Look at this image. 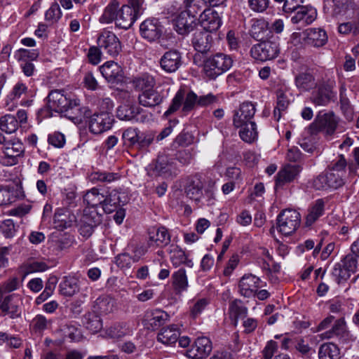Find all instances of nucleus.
<instances>
[{
  "label": "nucleus",
  "instance_id": "a878e982",
  "mask_svg": "<svg viewBox=\"0 0 359 359\" xmlns=\"http://www.w3.org/2000/svg\"><path fill=\"white\" fill-rule=\"evenodd\" d=\"M137 17L134 13L133 9L128 5H123L119 8L116 20V26L127 29L135 22Z\"/></svg>",
  "mask_w": 359,
  "mask_h": 359
},
{
  "label": "nucleus",
  "instance_id": "5701e85b",
  "mask_svg": "<svg viewBox=\"0 0 359 359\" xmlns=\"http://www.w3.org/2000/svg\"><path fill=\"white\" fill-rule=\"evenodd\" d=\"M168 318V314L161 309L147 311L144 315L142 324L147 330H155L163 325Z\"/></svg>",
  "mask_w": 359,
  "mask_h": 359
},
{
  "label": "nucleus",
  "instance_id": "79ce46f5",
  "mask_svg": "<svg viewBox=\"0 0 359 359\" xmlns=\"http://www.w3.org/2000/svg\"><path fill=\"white\" fill-rule=\"evenodd\" d=\"M339 355L338 346L333 343H324L318 350L319 359H339Z\"/></svg>",
  "mask_w": 359,
  "mask_h": 359
},
{
  "label": "nucleus",
  "instance_id": "b1692460",
  "mask_svg": "<svg viewBox=\"0 0 359 359\" xmlns=\"http://www.w3.org/2000/svg\"><path fill=\"white\" fill-rule=\"evenodd\" d=\"M256 111L255 106L251 102H243L238 111H235L233 123L234 126H241L246 122H253L252 118Z\"/></svg>",
  "mask_w": 359,
  "mask_h": 359
},
{
  "label": "nucleus",
  "instance_id": "4d7b16f0",
  "mask_svg": "<svg viewBox=\"0 0 359 359\" xmlns=\"http://www.w3.org/2000/svg\"><path fill=\"white\" fill-rule=\"evenodd\" d=\"M295 84L298 88H312L314 85V79L311 74L301 73L295 77Z\"/></svg>",
  "mask_w": 359,
  "mask_h": 359
},
{
  "label": "nucleus",
  "instance_id": "e2e57ef3",
  "mask_svg": "<svg viewBox=\"0 0 359 359\" xmlns=\"http://www.w3.org/2000/svg\"><path fill=\"white\" fill-rule=\"evenodd\" d=\"M194 142V136L188 132H181L174 140V147H187Z\"/></svg>",
  "mask_w": 359,
  "mask_h": 359
},
{
  "label": "nucleus",
  "instance_id": "a19ab883",
  "mask_svg": "<svg viewBox=\"0 0 359 359\" xmlns=\"http://www.w3.org/2000/svg\"><path fill=\"white\" fill-rule=\"evenodd\" d=\"M236 127L240 128L239 135L245 142L251 143L257 137V125L255 122H246L241 126Z\"/></svg>",
  "mask_w": 359,
  "mask_h": 359
},
{
  "label": "nucleus",
  "instance_id": "c756f323",
  "mask_svg": "<svg viewBox=\"0 0 359 359\" xmlns=\"http://www.w3.org/2000/svg\"><path fill=\"white\" fill-rule=\"evenodd\" d=\"M137 97L140 104L145 107L157 106L164 98L159 91H141Z\"/></svg>",
  "mask_w": 359,
  "mask_h": 359
},
{
  "label": "nucleus",
  "instance_id": "2eb2a0df",
  "mask_svg": "<svg viewBox=\"0 0 359 359\" xmlns=\"http://www.w3.org/2000/svg\"><path fill=\"white\" fill-rule=\"evenodd\" d=\"M103 77L112 84H119L125 81L121 67L114 61H107L100 67Z\"/></svg>",
  "mask_w": 359,
  "mask_h": 359
},
{
  "label": "nucleus",
  "instance_id": "4468645a",
  "mask_svg": "<svg viewBox=\"0 0 359 359\" xmlns=\"http://www.w3.org/2000/svg\"><path fill=\"white\" fill-rule=\"evenodd\" d=\"M212 349L211 341L205 337H198L187 351V356L191 359H205Z\"/></svg>",
  "mask_w": 359,
  "mask_h": 359
},
{
  "label": "nucleus",
  "instance_id": "39448f33",
  "mask_svg": "<svg viewBox=\"0 0 359 359\" xmlns=\"http://www.w3.org/2000/svg\"><path fill=\"white\" fill-rule=\"evenodd\" d=\"M280 53L279 44L276 41H264L253 45L251 57L257 61L265 62L276 58Z\"/></svg>",
  "mask_w": 359,
  "mask_h": 359
},
{
  "label": "nucleus",
  "instance_id": "6e6552de",
  "mask_svg": "<svg viewBox=\"0 0 359 359\" xmlns=\"http://www.w3.org/2000/svg\"><path fill=\"white\" fill-rule=\"evenodd\" d=\"M84 109L83 117L86 119V123L89 126V130L94 134H101L112 127L114 123L113 116L107 112L102 111L98 114H94L89 121L88 118V111Z\"/></svg>",
  "mask_w": 359,
  "mask_h": 359
},
{
  "label": "nucleus",
  "instance_id": "f257e3e1",
  "mask_svg": "<svg viewBox=\"0 0 359 359\" xmlns=\"http://www.w3.org/2000/svg\"><path fill=\"white\" fill-rule=\"evenodd\" d=\"M233 63V60L230 55L217 53L204 60L203 70L208 78L215 79L229 71Z\"/></svg>",
  "mask_w": 359,
  "mask_h": 359
},
{
  "label": "nucleus",
  "instance_id": "2f4dec72",
  "mask_svg": "<svg viewBox=\"0 0 359 359\" xmlns=\"http://www.w3.org/2000/svg\"><path fill=\"white\" fill-rule=\"evenodd\" d=\"M79 281L73 276H65L59 285L60 294L72 297L79 291Z\"/></svg>",
  "mask_w": 359,
  "mask_h": 359
},
{
  "label": "nucleus",
  "instance_id": "58836bf2",
  "mask_svg": "<svg viewBox=\"0 0 359 359\" xmlns=\"http://www.w3.org/2000/svg\"><path fill=\"white\" fill-rule=\"evenodd\" d=\"M325 202L323 199L316 200L309 210L306 217V225L311 226L324 213Z\"/></svg>",
  "mask_w": 359,
  "mask_h": 359
},
{
  "label": "nucleus",
  "instance_id": "20e7f679",
  "mask_svg": "<svg viewBox=\"0 0 359 359\" xmlns=\"http://www.w3.org/2000/svg\"><path fill=\"white\" fill-rule=\"evenodd\" d=\"M338 125V121L333 112L319 113L314 121L308 127L311 135H316L323 131L327 135L334 133Z\"/></svg>",
  "mask_w": 359,
  "mask_h": 359
},
{
  "label": "nucleus",
  "instance_id": "0e129e2a",
  "mask_svg": "<svg viewBox=\"0 0 359 359\" xmlns=\"http://www.w3.org/2000/svg\"><path fill=\"white\" fill-rule=\"evenodd\" d=\"M0 229L6 238H13L17 231L13 220L10 219L4 220L0 226Z\"/></svg>",
  "mask_w": 359,
  "mask_h": 359
},
{
  "label": "nucleus",
  "instance_id": "c03bdc74",
  "mask_svg": "<svg viewBox=\"0 0 359 359\" xmlns=\"http://www.w3.org/2000/svg\"><path fill=\"white\" fill-rule=\"evenodd\" d=\"M336 95L334 91H312L310 97L311 102L316 105H327L331 101H334Z\"/></svg>",
  "mask_w": 359,
  "mask_h": 359
},
{
  "label": "nucleus",
  "instance_id": "cd10ccee",
  "mask_svg": "<svg viewBox=\"0 0 359 359\" xmlns=\"http://www.w3.org/2000/svg\"><path fill=\"white\" fill-rule=\"evenodd\" d=\"M299 9L294 15L291 18V22L293 24L309 25L316 20L317 16L316 9L305 6H302Z\"/></svg>",
  "mask_w": 359,
  "mask_h": 359
},
{
  "label": "nucleus",
  "instance_id": "f704fd0d",
  "mask_svg": "<svg viewBox=\"0 0 359 359\" xmlns=\"http://www.w3.org/2000/svg\"><path fill=\"white\" fill-rule=\"evenodd\" d=\"M119 8V3L117 0H111L104 8L102 14L99 18V22L102 24H109L114 22L116 24Z\"/></svg>",
  "mask_w": 359,
  "mask_h": 359
},
{
  "label": "nucleus",
  "instance_id": "bb28decb",
  "mask_svg": "<svg viewBox=\"0 0 359 359\" xmlns=\"http://www.w3.org/2000/svg\"><path fill=\"white\" fill-rule=\"evenodd\" d=\"M212 36L205 31H196L193 36L192 44L194 49L201 53H207L211 45Z\"/></svg>",
  "mask_w": 359,
  "mask_h": 359
},
{
  "label": "nucleus",
  "instance_id": "603ef678",
  "mask_svg": "<svg viewBox=\"0 0 359 359\" xmlns=\"http://www.w3.org/2000/svg\"><path fill=\"white\" fill-rule=\"evenodd\" d=\"M340 107L346 119L351 121L354 118V111L350 103L348 98L344 91H341L339 95Z\"/></svg>",
  "mask_w": 359,
  "mask_h": 359
},
{
  "label": "nucleus",
  "instance_id": "6ab92c4d",
  "mask_svg": "<svg viewBox=\"0 0 359 359\" xmlns=\"http://www.w3.org/2000/svg\"><path fill=\"white\" fill-rule=\"evenodd\" d=\"M203 183L199 175L191 176L188 178L185 187V194L188 198L195 201L198 205H203L205 202L203 201Z\"/></svg>",
  "mask_w": 359,
  "mask_h": 359
},
{
  "label": "nucleus",
  "instance_id": "c85d7f7f",
  "mask_svg": "<svg viewBox=\"0 0 359 359\" xmlns=\"http://www.w3.org/2000/svg\"><path fill=\"white\" fill-rule=\"evenodd\" d=\"M169 253L170 261L175 267L182 264H184L189 268L193 267L194 263L192 260L189 259L186 252L178 246L171 245Z\"/></svg>",
  "mask_w": 359,
  "mask_h": 359
},
{
  "label": "nucleus",
  "instance_id": "ea45409f",
  "mask_svg": "<svg viewBox=\"0 0 359 359\" xmlns=\"http://www.w3.org/2000/svg\"><path fill=\"white\" fill-rule=\"evenodd\" d=\"M105 336L113 339H121L130 333L129 328L125 323H115L104 330Z\"/></svg>",
  "mask_w": 359,
  "mask_h": 359
},
{
  "label": "nucleus",
  "instance_id": "7c9ffc66",
  "mask_svg": "<svg viewBox=\"0 0 359 359\" xmlns=\"http://www.w3.org/2000/svg\"><path fill=\"white\" fill-rule=\"evenodd\" d=\"M306 42L314 47H321L327 41L326 32L319 28H310L306 31Z\"/></svg>",
  "mask_w": 359,
  "mask_h": 359
},
{
  "label": "nucleus",
  "instance_id": "72a5a7b5",
  "mask_svg": "<svg viewBox=\"0 0 359 359\" xmlns=\"http://www.w3.org/2000/svg\"><path fill=\"white\" fill-rule=\"evenodd\" d=\"M129 83L136 90H152L156 84L154 78L147 73L130 79Z\"/></svg>",
  "mask_w": 359,
  "mask_h": 359
},
{
  "label": "nucleus",
  "instance_id": "a18cd8bd",
  "mask_svg": "<svg viewBox=\"0 0 359 359\" xmlns=\"http://www.w3.org/2000/svg\"><path fill=\"white\" fill-rule=\"evenodd\" d=\"M83 324L92 333H97L102 328V319L95 312H90L84 316Z\"/></svg>",
  "mask_w": 359,
  "mask_h": 359
},
{
  "label": "nucleus",
  "instance_id": "f03ea898",
  "mask_svg": "<svg viewBox=\"0 0 359 359\" xmlns=\"http://www.w3.org/2000/svg\"><path fill=\"white\" fill-rule=\"evenodd\" d=\"M147 170L148 175L151 177L163 176L165 178H172L177 175L174 159L166 154H159L156 159L148 165Z\"/></svg>",
  "mask_w": 359,
  "mask_h": 359
},
{
  "label": "nucleus",
  "instance_id": "e433bc0d",
  "mask_svg": "<svg viewBox=\"0 0 359 359\" xmlns=\"http://www.w3.org/2000/svg\"><path fill=\"white\" fill-rule=\"evenodd\" d=\"M172 285L174 290L180 293L186 291L188 288V278L186 273V270L184 268H180L172 274Z\"/></svg>",
  "mask_w": 359,
  "mask_h": 359
},
{
  "label": "nucleus",
  "instance_id": "5fc2aeb1",
  "mask_svg": "<svg viewBox=\"0 0 359 359\" xmlns=\"http://www.w3.org/2000/svg\"><path fill=\"white\" fill-rule=\"evenodd\" d=\"M51 324V320H48L44 316L36 315L31 322V327L34 332L41 333Z\"/></svg>",
  "mask_w": 359,
  "mask_h": 359
},
{
  "label": "nucleus",
  "instance_id": "09e8293b",
  "mask_svg": "<svg viewBox=\"0 0 359 359\" xmlns=\"http://www.w3.org/2000/svg\"><path fill=\"white\" fill-rule=\"evenodd\" d=\"M18 121L16 117L11 114H6L0 118V129L6 133H13L18 128Z\"/></svg>",
  "mask_w": 359,
  "mask_h": 359
},
{
  "label": "nucleus",
  "instance_id": "49530a36",
  "mask_svg": "<svg viewBox=\"0 0 359 359\" xmlns=\"http://www.w3.org/2000/svg\"><path fill=\"white\" fill-rule=\"evenodd\" d=\"M83 201L89 207L97 208L104 201V195L97 188H93L84 195Z\"/></svg>",
  "mask_w": 359,
  "mask_h": 359
},
{
  "label": "nucleus",
  "instance_id": "393cba45",
  "mask_svg": "<svg viewBox=\"0 0 359 359\" xmlns=\"http://www.w3.org/2000/svg\"><path fill=\"white\" fill-rule=\"evenodd\" d=\"M199 20L202 27L208 32L216 31L222 23L217 12L211 8L205 9L200 15Z\"/></svg>",
  "mask_w": 359,
  "mask_h": 359
},
{
  "label": "nucleus",
  "instance_id": "680f3d73",
  "mask_svg": "<svg viewBox=\"0 0 359 359\" xmlns=\"http://www.w3.org/2000/svg\"><path fill=\"white\" fill-rule=\"evenodd\" d=\"M332 274L338 283L346 280L351 275L341 263H337L334 265Z\"/></svg>",
  "mask_w": 359,
  "mask_h": 359
},
{
  "label": "nucleus",
  "instance_id": "3c124183",
  "mask_svg": "<svg viewBox=\"0 0 359 359\" xmlns=\"http://www.w3.org/2000/svg\"><path fill=\"white\" fill-rule=\"evenodd\" d=\"M229 312L235 318H244L248 314V308L240 299H234L229 304Z\"/></svg>",
  "mask_w": 359,
  "mask_h": 359
},
{
  "label": "nucleus",
  "instance_id": "13d9d810",
  "mask_svg": "<svg viewBox=\"0 0 359 359\" xmlns=\"http://www.w3.org/2000/svg\"><path fill=\"white\" fill-rule=\"evenodd\" d=\"M138 130L137 128L130 127L123 132L122 138L125 145L134 148L135 143L137 140L136 137L138 135Z\"/></svg>",
  "mask_w": 359,
  "mask_h": 359
},
{
  "label": "nucleus",
  "instance_id": "1a4fd4ad",
  "mask_svg": "<svg viewBox=\"0 0 359 359\" xmlns=\"http://www.w3.org/2000/svg\"><path fill=\"white\" fill-rule=\"evenodd\" d=\"M344 177L339 172L327 170L313 180V187L317 190L337 189L345 184Z\"/></svg>",
  "mask_w": 359,
  "mask_h": 359
},
{
  "label": "nucleus",
  "instance_id": "bf43d9fd",
  "mask_svg": "<svg viewBox=\"0 0 359 359\" xmlns=\"http://www.w3.org/2000/svg\"><path fill=\"white\" fill-rule=\"evenodd\" d=\"M74 220L69 219V215L65 213L56 212L54 215V224L59 230H63L72 226Z\"/></svg>",
  "mask_w": 359,
  "mask_h": 359
},
{
  "label": "nucleus",
  "instance_id": "412c9836",
  "mask_svg": "<svg viewBox=\"0 0 359 359\" xmlns=\"http://www.w3.org/2000/svg\"><path fill=\"white\" fill-rule=\"evenodd\" d=\"M259 278L252 274H245L240 280L238 287L240 294L245 297L255 296L256 292L261 287Z\"/></svg>",
  "mask_w": 359,
  "mask_h": 359
},
{
  "label": "nucleus",
  "instance_id": "338daca9",
  "mask_svg": "<svg viewBox=\"0 0 359 359\" xmlns=\"http://www.w3.org/2000/svg\"><path fill=\"white\" fill-rule=\"evenodd\" d=\"M353 253L348 254L341 260V263L351 273H355L358 269V261Z\"/></svg>",
  "mask_w": 359,
  "mask_h": 359
},
{
  "label": "nucleus",
  "instance_id": "8fccbe9b",
  "mask_svg": "<svg viewBox=\"0 0 359 359\" xmlns=\"http://www.w3.org/2000/svg\"><path fill=\"white\" fill-rule=\"evenodd\" d=\"M338 32L342 34H349L352 33L356 36L359 34V13L351 21L343 22L339 25Z\"/></svg>",
  "mask_w": 359,
  "mask_h": 359
},
{
  "label": "nucleus",
  "instance_id": "de8ad7c7",
  "mask_svg": "<svg viewBox=\"0 0 359 359\" xmlns=\"http://www.w3.org/2000/svg\"><path fill=\"white\" fill-rule=\"evenodd\" d=\"M155 135L152 131L142 132L138 130L137 140L135 143L134 148L143 150L147 149L154 142Z\"/></svg>",
  "mask_w": 359,
  "mask_h": 359
},
{
  "label": "nucleus",
  "instance_id": "9b49d317",
  "mask_svg": "<svg viewBox=\"0 0 359 359\" xmlns=\"http://www.w3.org/2000/svg\"><path fill=\"white\" fill-rule=\"evenodd\" d=\"M196 15L187 11H182L173 19L175 30L180 35L192 32L196 25Z\"/></svg>",
  "mask_w": 359,
  "mask_h": 359
},
{
  "label": "nucleus",
  "instance_id": "4c0bfd02",
  "mask_svg": "<svg viewBox=\"0 0 359 359\" xmlns=\"http://www.w3.org/2000/svg\"><path fill=\"white\" fill-rule=\"evenodd\" d=\"M20 189L11 186H0V205H8L14 203L20 196Z\"/></svg>",
  "mask_w": 359,
  "mask_h": 359
},
{
  "label": "nucleus",
  "instance_id": "69168bd1",
  "mask_svg": "<svg viewBox=\"0 0 359 359\" xmlns=\"http://www.w3.org/2000/svg\"><path fill=\"white\" fill-rule=\"evenodd\" d=\"M294 346L295 349L302 354V357H305L307 359L311 358L313 351L309 344L306 343L304 339H297L294 341Z\"/></svg>",
  "mask_w": 359,
  "mask_h": 359
},
{
  "label": "nucleus",
  "instance_id": "c9c22d12",
  "mask_svg": "<svg viewBox=\"0 0 359 359\" xmlns=\"http://www.w3.org/2000/svg\"><path fill=\"white\" fill-rule=\"evenodd\" d=\"M141 109L135 104H122L116 111V116L122 121L137 120V116L140 113Z\"/></svg>",
  "mask_w": 359,
  "mask_h": 359
},
{
  "label": "nucleus",
  "instance_id": "f8f14e48",
  "mask_svg": "<svg viewBox=\"0 0 359 359\" xmlns=\"http://www.w3.org/2000/svg\"><path fill=\"white\" fill-rule=\"evenodd\" d=\"M302 168L296 164H287L282 167L276 175V189L283 188L293 182L299 176Z\"/></svg>",
  "mask_w": 359,
  "mask_h": 359
},
{
  "label": "nucleus",
  "instance_id": "052dcab7",
  "mask_svg": "<svg viewBox=\"0 0 359 359\" xmlns=\"http://www.w3.org/2000/svg\"><path fill=\"white\" fill-rule=\"evenodd\" d=\"M62 17V12L59 4L54 3L46 11L45 13V19L50 24L57 22Z\"/></svg>",
  "mask_w": 359,
  "mask_h": 359
},
{
  "label": "nucleus",
  "instance_id": "f3484780",
  "mask_svg": "<svg viewBox=\"0 0 359 359\" xmlns=\"http://www.w3.org/2000/svg\"><path fill=\"white\" fill-rule=\"evenodd\" d=\"M147 233V244L149 246L163 248L168 245L170 242V235L165 226H151L148 229Z\"/></svg>",
  "mask_w": 359,
  "mask_h": 359
},
{
  "label": "nucleus",
  "instance_id": "7ed1b4c3",
  "mask_svg": "<svg viewBox=\"0 0 359 359\" xmlns=\"http://www.w3.org/2000/svg\"><path fill=\"white\" fill-rule=\"evenodd\" d=\"M66 91H50L47 96L48 103L50 107L57 109L61 111H68L69 109H76L81 113L82 109L79 108L80 100L72 98Z\"/></svg>",
  "mask_w": 359,
  "mask_h": 359
},
{
  "label": "nucleus",
  "instance_id": "dca6fc26",
  "mask_svg": "<svg viewBox=\"0 0 359 359\" xmlns=\"http://www.w3.org/2000/svg\"><path fill=\"white\" fill-rule=\"evenodd\" d=\"M336 337L342 344H347L351 341V335L347 330L346 322L344 318L337 320L331 330L321 333L319 337L321 339H328Z\"/></svg>",
  "mask_w": 359,
  "mask_h": 359
},
{
  "label": "nucleus",
  "instance_id": "864d4df0",
  "mask_svg": "<svg viewBox=\"0 0 359 359\" xmlns=\"http://www.w3.org/2000/svg\"><path fill=\"white\" fill-rule=\"evenodd\" d=\"M80 221L89 225L92 224V226L95 228L102 222V215L95 210L91 211L85 210Z\"/></svg>",
  "mask_w": 359,
  "mask_h": 359
},
{
  "label": "nucleus",
  "instance_id": "ddd939ff",
  "mask_svg": "<svg viewBox=\"0 0 359 359\" xmlns=\"http://www.w3.org/2000/svg\"><path fill=\"white\" fill-rule=\"evenodd\" d=\"M0 309L4 316H8L11 319L20 318L22 311L21 301L16 294H8L4 297Z\"/></svg>",
  "mask_w": 359,
  "mask_h": 359
},
{
  "label": "nucleus",
  "instance_id": "37998d69",
  "mask_svg": "<svg viewBox=\"0 0 359 359\" xmlns=\"http://www.w3.org/2000/svg\"><path fill=\"white\" fill-rule=\"evenodd\" d=\"M120 175L118 172L96 171L92 172L90 176V180L93 183H111L120 179Z\"/></svg>",
  "mask_w": 359,
  "mask_h": 359
},
{
  "label": "nucleus",
  "instance_id": "423d86ee",
  "mask_svg": "<svg viewBox=\"0 0 359 359\" xmlns=\"http://www.w3.org/2000/svg\"><path fill=\"white\" fill-rule=\"evenodd\" d=\"M301 222L300 214L292 209L283 210L277 217L278 231L288 236L294 233L299 227Z\"/></svg>",
  "mask_w": 359,
  "mask_h": 359
},
{
  "label": "nucleus",
  "instance_id": "4be33fe9",
  "mask_svg": "<svg viewBox=\"0 0 359 359\" xmlns=\"http://www.w3.org/2000/svg\"><path fill=\"white\" fill-rule=\"evenodd\" d=\"M182 54L177 50L166 51L160 60L161 68L166 72H175L182 65Z\"/></svg>",
  "mask_w": 359,
  "mask_h": 359
},
{
  "label": "nucleus",
  "instance_id": "6e6d98bb",
  "mask_svg": "<svg viewBox=\"0 0 359 359\" xmlns=\"http://www.w3.org/2000/svg\"><path fill=\"white\" fill-rule=\"evenodd\" d=\"M333 3V14L343 15L353 7V0H332Z\"/></svg>",
  "mask_w": 359,
  "mask_h": 359
},
{
  "label": "nucleus",
  "instance_id": "9d476101",
  "mask_svg": "<svg viewBox=\"0 0 359 359\" xmlns=\"http://www.w3.org/2000/svg\"><path fill=\"white\" fill-rule=\"evenodd\" d=\"M97 45L112 57L117 56L121 50V45L118 38L113 32L103 30L97 38Z\"/></svg>",
  "mask_w": 359,
  "mask_h": 359
},
{
  "label": "nucleus",
  "instance_id": "aec40b11",
  "mask_svg": "<svg viewBox=\"0 0 359 359\" xmlns=\"http://www.w3.org/2000/svg\"><path fill=\"white\" fill-rule=\"evenodd\" d=\"M5 154L4 163L7 165H13L18 163V157H20L25 151L22 143L18 140H11L6 142L3 147Z\"/></svg>",
  "mask_w": 359,
  "mask_h": 359
},
{
  "label": "nucleus",
  "instance_id": "774afa93",
  "mask_svg": "<svg viewBox=\"0 0 359 359\" xmlns=\"http://www.w3.org/2000/svg\"><path fill=\"white\" fill-rule=\"evenodd\" d=\"M133 262V257L126 252L119 254L115 257L116 264L121 269L130 268Z\"/></svg>",
  "mask_w": 359,
  "mask_h": 359
},
{
  "label": "nucleus",
  "instance_id": "a211bd4d",
  "mask_svg": "<svg viewBox=\"0 0 359 359\" xmlns=\"http://www.w3.org/2000/svg\"><path fill=\"white\" fill-rule=\"evenodd\" d=\"M141 36L152 42L160 39L163 32V27L157 19H147L140 26Z\"/></svg>",
  "mask_w": 359,
  "mask_h": 359
},
{
  "label": "nucleus",
  "instance_id": "0eeeda50",
  "mask_svg": "<svg viewBox=\"0 0 359 359\" xmlns=\"http://www.w3.org/2000/svg\"><path fill=\"white\" fill-rule=\"evenodd\" d=\"M196 105L198 106V96L193 91H190L184 97L182 92L178 91L172 100L168 109L165 111L163 116L168 117L176 112L181 107H182L183 111L188 112L191 111Z\"/></svg>",
  "mask_w": 359,
  "mask_h": 359
},
{
  "label": "nucleus",
  "instance_id": "473e14b6",
  "mask_svg": "<svg viewBox=\"0 0 359 359\" xmlns=\"http://www.w3.org/2000/svg\"><path fill=\"white\" fill-rule=\"evenodd\" d=\"M180 334L177 327L170 325L160 330L157 335V341L165 345H172L177 341Z\"/></svg>",
  "mask_w": 359,
  "mask_h": 359
}]
</instances>
